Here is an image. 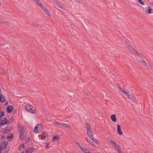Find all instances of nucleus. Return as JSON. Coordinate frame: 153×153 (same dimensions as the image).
Masks as SVG:
<instances>
[{"label": "nucleus", "instance_id": "f257e3e1", "mask_svg": "<svg viewBox=\"0 0 153 153\" xmlns=\"http://www.w3.org/2000/svg\"><path fill=\"white\" fill-rule=\"evenodd\" d=\"M25 108L30 113L35 114L36 113L35 108L31 105H26L25 106Z\"/></svg>", "mask_w": 153, "mask_h": 153}, {"label": "nucleus", "instance_id": "f03ea898", "mask_svg": "<svg viewBox=\"0 0 153 153\" xmlns=\"http://www.w3.org/2000/svg\"><path fill=\"white\" fill-rule=\"evenodd\" d=\"M135 57L137 60L140 62L141 63L144 65H146L147 63L145 61H144L143 58L141 56L137 54V53L136 54L133 55Z\"/></svg>", "mask_w": 153, "mask_h": 153}, {"label": "nucleus", "instance_id": "7ed1b4c3", "mask_svg": "<svg viewBox=\"0 0 153 153\" xmlns=\"http://www.w3.org/2000/svg\"><path fill=\"white\" fill-rule=\"evenodd\" d=\"M126 44L127 47L131 53L133 55L136 54L137 53L136 51L134 50L130 44L129 43L126 42Z\"/></svg>", "mask_w": 153, "mask_h": 153}, {"label": "nucleus", "instance_id": "20e7f679", "mask_svg": "<svg viewBox=\"0 0 153 153\" xmlns=\"http://www.w3.org/2000/svg\"><path fill=\"white\" fill-rule=\"evenodd\" d=\"M119 89L123 93H125L129 98H130L131 97V94L128 91L125 89L123 90L121 87H119Z\"/></svg>", "mask_w": 153, "mask_h": 153}, {"label": "nucleus", "instance_id": "39448f33", "mask_svg": "<svg viewBox=\"0 0 153 153\" xmlns=\"http://www.w3.org/2000/svg\"><path fill=\"white\" fill-rule=\"evenodd\" d=\"M1 125L0 124L1 126H2L6 124L7 121V119L6 118H3L2 119H1Z\"/></svg>", "mask_w": 153, "mask_h": 153}, {"label": "nucleus", "instance_id": "423d86ee", "mask_svg": "<svg viewBox=\"0 0 153 153\" xmlns=\"http://www.w3.org/2000/svg\"><path fill=\"white\" fill-rule=\"evenodd\" d=\"M26 136V133L25 132V131H22V132H20L19 135V138L20 139H23Z\"/></svg>", "mask_w": 153, "mask_h": 153}, {"label": "nucleus", "instance_id": "0eeeda50", "mask_svg": "<svg viewBox=\"0 0 153 153\" xmlns=\"http://www.w3.org/2000/svg\"><path fill=\"white\" fill-rule=\"evenodd\" d=\"M13 109V106L12 105H8L6 108L7 111L8 113L11 112Z\"/></svg>", "mask_w": 153, "mask_h": 153}, {"label": "nucleus", "instance_id": "6e6552de", "mask_svg": "<svg viewBox=\"0 0 153 153\" xmlns=\"http://www.w3.org/2000/svg\"><path fill=\"white\" fill-rule=\"evenodd\" d=\"M41 7L48 15H49L50 14V12L44 5H43Z\"/></svg>", "mask_w": 153, "mask_h": 153}, {"label": "nucleus", "instance_id": "1a4fd4ad", "mask_svg": "<svg viewBox=\"0 0 153 153\" xmlns=\"http://www.w3.org/2000/svg\"><path fill=\"white\" fill-rule=\"evenodd\" d=\"M59 126L60 127H63L68 128H70L71 127V125L69 124L62 123H60Z\"/></svg>", "mask_w": 153, "mask_h": 153}, {"label": "nucleus", "instance_id": "9d476101", "mask_svg": "<svg viewBox=\"0 0 153 153\" xmlns=\"http://www.w3.org/2000/svg\"><path fill=\"white\" fill-rule=\"evenodd\" d=\"M117 132L120 135H122L123 134V132L121 131V129L120 128V125L117 124Z\"/></svg>", "mask_w": 153, "mask_h": 153}, {"label": "nucleus", "instance_id": "9b49d317", "mask_svg": "<svg viewBox=\"0 0 153 153\" xmlns=\"http://www.w3.org/2000/svg\"><path fill=\"white\" fill-rule=\"evenodd\" d=\"M152 9L150 7H148L146 8L145 10L147 13L151 14L152 13Z\"/></svg>", "mask_w": 153, "mask_h": 153}, {"label": "nucleus", "instance_id": "f8f14e48", "mask_svg": "<svg viewBox=\"0 0 153 153\" xmlns=\"http://www.w3.org/2000/svg\"><path fill=\"white\" fill-rule=\"evenodd\" d=\"M34 149L33 147H30L27 150H26V153H31L34 150Z\"/></svg>", "mask_w": 153, "mask_h": 153}, {"label": "nucleus", "instance_id": "ddd939ff", "mask_svg": "<svg viewBox=\"0 0 153 153\" xmlns=\"http://www.w3.org/2000/svg\"><path fill=\"white\" fill-rule=\"evenodd\" d=\"M111 118L112 120V121L115 123L117 121V119L116 118V116L115 115L113 114L111 116Z\"/></svg>", "mask_w": 153, "mask_h": 153}, {"label": "nucleus", "instance_id": "4468645a", "mask_svg": "<svg viewBox=\"0 0 153 153\" xmlns=\"http://www.w3.org/2000/svg\"><path fill=\"white\" fill-rule=\"evenodd\" d=\"M87 131V134L89 137H91V136H93V133L91 131V129H90V130H88Z\"/></svg>", "mask_w": 153, "mask_h": 153}, {"label": "nucleus", "instance_id": "2eb2a0df", "mask_svg": "<svg viewBox=\"0 0 153 153\" xmlns=\"http://www.w3.org/2000/svg\"><path fill=\"white\" fill-rule=\"evenodd\" d=\"M6 100L5 98L3 95H1L0 96V102H5Z\"/></svg>", "mask_w": 153, "mask_h": 153}, {"label": "nucleus", "instance_id": "dca6fc26", "mask_svg": "<svg viewBox=\"0 0 153 153\" xmlns=\"http://www.w3.org/2000/svg\"><path fill=\"white\" fill-rule=\"evenodd\" d=\"M90 138L95 143H96L97 144H99V142L97 141V140L94 137H93V136H91V137Z\"/></svg>", "mask_w": 153, "mask_h": 153}, {"label": "nucleus", "instance_id": "f3484780", "mask_svg": "<svg viewBox=\"0 0 153 153\" xmlns=\"http://www.w3.org/2000/svg\"><path fill=\"white\" fill-rule=\"evenodd\" d=\"M112 145L115 148L116 150L118 149H119V148H120V146L116 142H115V143H114Z\"/></svg>", "mask_w": 153, "mask_h": 153}, {"label": "nucleus", "instance_id": "a211bd4d", "mask_svg": "<svg viewBox=\"0 0 153 153\" xmlns=\"http://www.w3.org/2000/svg\"><path fill=\"white\" fill-rule=\"evenodd\" d=\"M13 134L11 133L9 134L7 136V138L8 139L9 141H11L13 139Z\"/></svg>", "mask_w": 153, "mask_h": 153}, {"label": "nucleus", "instance_id": "6ab92c4d", "mask_svg": "<svg viewBox=\"0 0 153 153\" xmlns=\"http://www.w3.org/2000/svg\"><path fill=\"white\" fill-rule=\"evenodd\" d=\"M34 1L40 7H41L43 5H42L40 0H35Z\"/></svg>", "mask_w": 153, "mask_h": 153}, {"label": "nucleus", "instance_id": "aec40b11", "mask_svg": "<svg viewBox=\"0 0 153 153\" xmlns=\"http://www.w3.org/2000/svg\"><path fill=\"white\" fill-rule=\"evenodd\" d=\"M39 126V125L38 124L36 125L35 126V127L34 130H33V132L34 133H36L38 131V129L37 128H38V127Z\"/></svg>", "mask_w": 153, "mask_h": 153}, {"label": "nucleus", "instance_id": "412c9836", "mask_svg": "<svg viewBox=\"0 0 153 153\" xmlns=\"http://www.w3.org/2000/svg\"><path fill=\"white\" fill-rule=\"evenodd\" d=\"M86 128L87 130L91 129L90 125L88 123H86Z\"/></svg>", "mask_w": 153, "mask_h": 153}, {"label": "nucleus", "instance_id": "4be33fe9", "mask_svg": "<svg viewBox=\"0 0 153 153\" xmlns=\"http://www.w3.org/2000/svg\"><path fill=\"white\" fill-rule=\"evenodd\" d=\"M107 140H108V141L109 142H110L111 144H113L114 143H115V141L114 140H110L109 138H107Z\"/></svg>", "mask_w": 153, "mask_h": 153}, {"label": "nucleus", "instance_id": "5701e85b", "mask_svg": "<svg viewBox=\"0 0 153 153\" xmlns=\"http://www.w3.org/2000/svg\"><path fill=\"white\" fill-rule=\"evenodd\" d=\"M25 147V145L24 144H22L19 145V150H21V149L22 148L24 149Z\"/></svg>", "mask_w": 153, "mask_h": 153}, {"label": "nucleus", "instance_id": "b1692460", "mask_svg": "<svg viewBox=\"0 0 153 153\" xmlns=\"http://www.w3.org/2000/svg\"><path fill=\"white\" fill-rule=\"evenodd\" d=\"M56 3H57V6H58L59 7L63 9V6L62 4L59 3L58 2H56Z\"/></svg>", "mask_w": 153, "mask_h": 153}, {"label": "nucleus", "instance_id": "393cba45", "mask_svg": "<svg viewBox=\"0 0 153 153\" xmlns=\"http://www.w3.org/2000/svg\"><path fill=\"white\" fill-rule=\"evenodd\" d=\"M82 151L85 153H88L89 152L88 150L85 147V149L82 150Z\"/></svg>", "mask_w": 153, "mask_h": 153}, {"label": "nucleus", "instance_id": "a878e982", "mask_svg": "<svg viewBox=\"0 0 153 153\" xmlns=\"http://www.w3.org/2000/svg\"><path fill=\"white\" fill-rule=\"evenodd\" d=\"M138 1L142 5H144L145 4V3L142 0H138Z\"/></svg>", "mask_w": 153, "mask_h": 153}, {"label": "nucleus", "instance_id": "bb28decb", "mask_svg": "<svg viewBox=\"0 0 153 153\" xmlns=\"http://www.w3.org/2000/svg\"><path fill=\"white\" fill-rule=\"evenodd\" d=\"M4 148H5L8 144V143L7 141L5 142L4 143Z\"/></svg>", "mask_w": 153, "mask_h": 153}, {"label": "nucleus", "instance_id": "cd10ccee", "mask_svg": "<svg viewBox=\"0 0 153 153\" xmlns=\"http://www.w3.org/2000/svg\"><path fill=\"white\" fill-rule=\"evenodd\" d=\"M79 147L82 151L85 149V147L83 145H82V146H80V147Z\"/></svg>", "mask_w": 153, "mask_h": 153}, {"label": "nucleus", "instance_id": "c85d7f7f", "mask_svg": "<svg viewBox=\"0 0 153 153\" xmlns=\"http://www.w3.org/2000/svg\"><path fill=\"white\" fill-rule=\"evenodd\" d=\"M4 24L7 25H10V23L8 22H6L3 21V22H2Z\"/></svg>", "mask_w": 153, "mask_h": 153}, {"label": "nucleus", "instance_id": "c756f323", "mask_svg": "<svg viewBox=\"0 0 153 153\" xmlns=\"http://www.w3.org/2000/svg\"><path fill=\"white\" fill-rule=\"evenodd\" d=\"M19 130L20 131V132H22V131H25L24 130V128L22 126H19Z\"/></svg>", "mask_w": 153, "mask_h": 153}, {"label": "nucleus", "instance_id": "7c9ffc66", "mask_svg": "<svg viewBox=\"0 0 153 153\" xmlns=\"http://www.w3.org/2000/svg\"><path fill=\"white\" fill-rule=\"evenodd\" d=\"M117 150L118 153H123L121 150L120 147L119 148V149H117Z\"/></svg>", "mask_w": 153, "mask_h": 153}, {"label": "nucleus", "instance_id": "2f4dec72", "mask_svg": "<svg viewBox=\"0 0 153 153\" xmlns=\"http://www.w3.org/2000/svg\"><path fill=\"white\" fill-rule=\"evenodd\" d=\"M53 139L54 141H56L58 140V138L57 137L54 136L53 137Z\"/></svg>", "mask_w": 153, "mask_h": 153}, {"label": "nucleus", "instance_id": "473e14b6", "mask_svg": "<svg viewBox=\"0 0 153 153\" xmlns=\"http://www.w3.org/2000/svg\"><path fill=\"white\" fill-rule=\"evenodd\" d=\"M49 143H46L45 148L47 149H48L50 148V146H49Z\"/></svg>", "mask_w": 153, "mask_h": 153}, {"label": "nucleus", "instance_id": "72a5a7b5", "mask_svg": "<svg viewBox=\"0 0 153 153\" xmlns=\"http://www.w3.org/2000/svg\"><path fill=\"white\" fill-rule=\"evenodd\" d=\"M86 140L88 142L90 143L91 142V140L88 137H86L85 138Z\"/></svg>", "mask_w": 153, "mask_h": 153}, {"label": "nucleus", "instance_id": "f704fd0d", "mask_svg": "<svg viewBox=\"0 0 153 153\" xmlns=\"http://www.w3.org/2000/svg\"><path fill=\"white\" fill-rule=\"evenodd\" d=\"M53 123L55 124H56L59 125V124L60 123H58L56 121H55L53 122Z\"/></svg>", "mask_w": 153, "mask_h": 153}, {"label": "nucleus", "instance_id": "c9c22d12", "mask_svg": "<svg viewBox=\"0 0 153 153\" xmlns=\"http://www.w3.org/2000/svg\"><path fill=\"white\" fill-rule=\"evenodd\" d=\"M76 143L79 147H80V145L78 141L76 142Z\"/></svg>", "mask_w": 153, "mask_h": 153}, {"label": "nucleus", "instance_id": "e433bc0d", "mask_svg": "<svg viewBox=\"0 0 153 153\" xmlns=\"http://www.w3.org/2000/svg\"><path fill=\"white\" fill-rule=\"evenodd\" d=\"M90 144H91V145H92L93 146H94V144L92 142H90V143H89Z\"/></svg>", "mask_w": 153, "mask_h": 153}, {"label": "nucleus", "instance_id": "4c0bfd02", "mask_svg": "<svg viewBox=\"0 0 153 153\" xmlns=\"http://www.w3.org/2000/svg\"><path fill=\"white\" fill-rule=\"evenodd\" d=\"M130 98H131V99L133 100H134V99H135V98L134 97H132V96L131 95V97H130Z\"/></svg>", "mask_w": 153, "mask_h": 153}, {"label": "nucleus", "instance_id": "58836bf2", "mask_svg": "<svg viewBox=\"0 0 153 153\" xmlns=\"http://www.w3.org/2000/svg\"><path fill=\"white\" fill-rule=\"evenodd\" d=\"M120 85L118 84H117V87L119 88V87H120Z\"/></svg>", "mask_w": 153, "mask_h": 153}, {"label": "nucleus", "instance_id": "ea45409f", "mask_svg": "<svg viewBox=\"0 0 153 153\" xmlns=\"http://www.w3.org/2000/svg\"><path fill=\"white\" fill-rule=\"evenodd\" d=\"M2 95L1 94V89H0V96H1V95Z\"/></svg>", "mask_w": 153, "mask_h": 153}, {"label": "nucleus", "instance_id": "a19ab883", "mask_svg": "<svg viewBox=\"0 0 153 153\" xmlns=\"http://www.w3.org/2000/svg\"><path fill=\"white\" fill-rule=\"evenodd\" d=\"M0 22H3V19L0 18Z\"/></svg>", "mask_w": 153, "mask_h": 153}, {"label": "nucleus", "instance_id": "79ce46f5", "mask_svg": "<svg viewBox=\"0 0 153 153\" xmlns=\"http://www.w3.org/2000/svg\"><path fill=\"white\" fill-rule=\"evenodd\" d=\"M151 5L152 6H153V2H152L151 3Z\"/></svg>", "mask_w": 153, "mask_h": 153}, {"label": "nucleus", "instance_id": "37998d69", "mask_svg": "<svg viewBox=\"0 0 153 153\" xmlns=\"http://www.w3.org/2000/svg\"><path fill=\"white\" fill-rule=\"evenodd\" d=\"M1 149H0V153H1Z\"/></svg>", "mask_w": 153, "mask_h": 153}, {"label": "nucleus", "instance_id": "c03bdc74", "mask_svg": "<svg viewBox=\"0 0 153 153\" xmlns=\"http://www.w3.org/2000/svg\"><path fill=\"white\" fill-rule=\"evenodd\" d=\"M1 5H2V3L1 2H0V6H1Z\"/></svg>", "mask_w": 153, "mask_h": 153}, {"label": "nucleus", "instance_id": "a18cd8bd", "mask_svg": "<svg viewBox=\"0 0 153 153\" xmlns=\"http://www.w3.org/2000/svg\"><path fill=\"white\" fill-rule=\"evenodd\" d=\"M6 105L7 104H8V102H6Z\"/></svg>", "mask_w": 153, "mask_h": 153}, {"label": "nucleus", "instance_id": "49530a36", "mask_svg": "<svg viewBox=\"0 0 153 153\" xmlns=\"http://www.w3.org/2000/svg\"><path fill=\"white\" fill-rule=\"evenodd\" d=\"M77 2H79L80 1V0H76Z\"/></svg>", "mask_w": 153, "mask_h": 153}, {"label": "nucleus", "instance_id": "de8ad7c7", "mask_svg": "<svg viewBox=\"0 0 153 153\" xmlns=\"http://www.w3.org/2000/svg\"><path fill=\"white\" fill-rule=\"evenodd\" d=\"M21 153H24V151H21Z\"/></svg>", "mask_w": 153, "mask_h": 153}, {"label": "nucleus", "instance_id": "09e8293b", "mask_svg": "<svg viewBox=\"0 0 153 153\" xmlns=\"http://www.w3.org/2000/svg\"><path fill=\"white\" fill-rule=\"evenodd\" d=\"M2 45V44L0 42V45Z\"/></svg>", "mask_w": 153, "mask_h": 153}, {"label": "nucleus", "instance_id": "8fccbe9b", "mask_svg": "<svg viewBox=\"0 0 153 153\" xmlns=\"http://www.w3.org/2000/svg\"><path fill=\"white\" fill-rule=\"evenodd\" d=\"M30 139H29V138H28V141H30Z\"/></svg>", "mask_w": 153, "mask_h": 153}, {"label": "nucleus", "instance_id": "3c124183", "mask_svg": "<svg viewBox=\"0 0 153 153\" xmlns=\"http://www.w3.org/2000/svg\"><path fill=\"white\" fill-rule=\"evenodd\" d=\"M38 26V25H35V27H37Z\"/></svg>", "mask_w": 153, "mask_h": 153}, {"label": "nucleus", "instance_id": "603ef678", "mask_svg": "<svg viewBox=\"0 0 153 153\" xmlns=\"http://www.w3.org/2000/svg\"><path fill=\"white\" fill-rule=\"evenodd\" d=\"M34 1H35V0H33Z\"/></svg>", "mask_w": 153, "mask_h": 153}]
</instances>
